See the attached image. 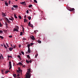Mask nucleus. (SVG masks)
Instances as JSON below:
<instances>
[{"instance_id":"nucleus-1","label":"nucleus","mask_w":78,"mask_h":78,"mask_svg":"<svg viewBox=\"0 0 78 78\" xmlns=\"http://www.w3.org/2000/svg\"><path fill=\"white\" fill-rule=\"evenodd\" d=\"M31 69H29L27 71V73H26L25 74L26 78H30L31 77V74L30 73L31 71Z\"/></svg>"},{"instance_id":"nucleus-2","label":"nucleus","mask_w":78,"mask_h":78,"mask_svg":"<svg viewBox=\"0 0 78 78\" xmlns=\"http://www.w3.org/2000/svg\"><path fill=\"white\" fill-rule=\"evenodd\" d=\"M30 37L33 41L35 40V38H34V36H32V37Z\"/></svg>"},{"instance_id":"nucleus-3","label":"nucleus","mask_w":78,"mask_h":78,"mask_svg":"<svg viewBox=\"0 0 78 78\" xmlns=\"http://www.w3.org/2000/svg\"><path fill=\"white\" fill-rule=\"evenodd\" d=\"M13 31L14 32L15 31H17V32H19V30L17 29L14 28Z\"/></svg>"},{"instance_id":"nucleus-4","label":"nucleus","mask_w":78,"mask_h":78,"mask_svg":"<svg viewBox=\"0 0 78 78\" xmlns=\"http://www.w3.org/2000/svg\"><path fill=\"white\" fill-rule=\"evenodd\" d=\"M13 7L15 8H18V6L17 5H14L13 6Z\"/></svg>"},{"instance_id":"nucleus-5","label":"nucleus","mask_w":78,"mask_h":78,"mask_svg":"<svg viewBox=\"0 0 78 78\" xmlns=\"http://www.w3.org/2000/svg\"><path fill=\"white\" fill-rule=\"evenodd\" d=\"M20 67L18 68V71H20L21 72V73H22V70L20 69Z\"/></svg>"},{"instance_id":"nucleus-6","label":"nucleus","mask_w":78,"mask_h":78,"mask_svg":"<svg viewBox=\"0 0 78 78\" xmlns=\"http://www.w3.org/2000/svg\"><path fill=\"white\" fill-rule=\"evenodd\" d=\"M9 49L10 51H12V50H13V48L12 47H11V48H9Z\"/></svg>"},{"instance_id":"nucleus-7","label":"nucleus","mask_w":78,"mask_h":78,"mask_svg":"<svg viewBox=\"0 0 78 78\" xmlns=\"http://www.w3.org/2000/svg\"><path fill=\"white\" fill-rule=\"evenodd\" d=\"M28 53H31L30 48H28Z\"/></svg>"},{"instance_id":"nucleus-8","label":"nucleus","mask_w":78,"mask_h":78,"mask_svg":"<svg viewBox=\"0 0 78 78\" xmlns=\"http://www.w3.org/2000/svg\"><path fill=\"white\" fill-rule=\"evenodd\" d=\"M74 10H75V9L73 8L71 9H69V11H74Z\"/></svg>"},{"instance_id":"nucleus-9","label":"nucleus","mask_w":78,"mask_h":78,"mask_svg":"<svg viewBox=\"0 0 78 78\" xmlns=\"http://www.w3.org/2000/svg\"><path fill=\"white\" fill-rule=\"evenodd\" d=\"M9 66H12V65H11V62H9Z\"/></svg>"},{"instance_id":"nucleus-10","label":"nucleus","mask_w":78,"mask_h":78,"mask_svg":"<svg viewBox=\"0 0 78 78\" xmlns=\"http://www.w3.org/2000/svg\"><path fill=\"white\" fill-rule=\"evenodd\" d=\"M17 65H23V64L22 63V62H19L18 64H17Z\"/></svg>"},{"instance_id":"nucleus-11","label":"nucleus","mask_w":78,"mask_h":78,"mask_svg":"<svg viewBox=\"0 0 78 78\" xmlns=\"http://www.w3.org/2000/svg\"><path fill=\"white\" fill-rule=\"evenodd\" d=\"M25 2H20V4H21V5H23V4H25Z\"/></svg>"},{"instance_id":"nucleus-12","label":"nucleus","mask_w":78,"mask_h":78,"mask_svg":"<svg viewBox=\"0 0 78 78\" xmlns=\"http://www.w3.org/2000/svg\"><path fill=\"white\" fill-rule=\"evenodd\" d=\"M14 17H15V19H17V16H16V15L15 14H14Z\"/></svg>"},{"instance_id":"nucleus-13","label":"nucleus","mask_w":78,"mask_h":78,"mask_svg":"<svg viewBox=\"0 0 78 78\" xmlns=\"http://www.w3.org/2000/svg\"><path fill=\"white\" fill-rule=\"evenodd\" d=\"M2 15L3 16H2L3 17H4V16H6V14H5V13H3L2 14Z\"/></svg>"},{"instance_id":"nucleus-14","label":"nucleus","mask_w":78,"mask_h":78,"mask_svg":"<svg viewBox=\"0 0 78 78\" xmlns=\"http://www.w3.org/2000/svg\"><path fill=\"white\" fill-rule=\"evenodd\" d=\"M9 72V71H6L5 72V74H7V73H8Z\"/></svg>"},{"instance_id":"nucleus-15","label":"nucleus","mask_w":78,"mask_h":78,"mask_svg":"<svg viewBox=\"0 0 78 78\" xmlns=\"http://www.w3.org/2000/svg\"><path fill=\"white\" fill-rule=\"evenodd\" d=\"M27 58H29V59H28V60H29V59H30V55H27Z\"/></svg>"},{"instance_id":"nucleus-16","label":"nucleus","mask_w":78,"mask_h":78,"mask_svg":"<svg viewBox=\"0 0 78 78\" xmlns=\"http://www.w3.org/2000/svg\"><path fill=\"white\" fill-rule=\"evenodd\" d=\"M27 47H28V48H30V47L31 46V45L29 44H27Z\"/></svg>"},{"instance_id":"nucleus-17","label":"nucleus","mask_w":78,"mask_h":78,"mask_svg":"<svg viewBox=\"0 0 78 78\" xmlns=\"http://www.w3.org/2000/svg\"><path fill=\"white\" fill-rule=\"evenodd\" d=\"M28 18L29 19V20H31V16H29L28 17Z\"/></svg>"},{"instance_id":"nucleus-18","label":"nucleus","mask_w":78,"mask_h":78,"mask_svg":"<svg viewBox=\"0 0 78 78\" xmlns=\"http://www.w3.org/2000/svg\"><path fill=\"white\" fill-rule=\"evenodd\" d=\"M27 20L26 19H24V23H25L27 22Z\"/></svg>"},{"instance_id":"nucleus-19","label":"nucleus","mask_w":78,"mask_h":78,"mask_svg":"<svg viewBox=\"0 0 78 78\" xmlns=\"http://www.w3.org/2000/svg\"><path fill=\"white\" fill-rule=\"evenodd\" d=\"M29 8H31V7H33V5L31 4H30L29 5Z\"/></svg>"},{"instance_id":"nucleus-20","label":"nucleus","mask_w":78,"mask_h":78,"mask_svg":"<svg viewBox=\"0 0 78 78\" xmlns=\"http://www.w3.org/2000/svg\"><path fill=\"white\" fill-rule=\"evenodd\" d=\"M13 76L15 77V78H16V76H17L16 75V74H13Z\"/></svg>"},{"instance_id":"nucleus-21","label":"nucleus","mask_w":78,"mask_h":78,"mask_svg":"<svg viewBox=\"0 0 78 78\" xmlns=\"http://www.w3.org/2000/svg\"><path fill=\"white\" fill-rule=\"evenodd\" d=\"M5 5L6 6H8V3H7V2H5Z\"/></svg>"},{"instance_id":"nucleus-22","label":"nucleus","mask_w":78,"mask_h":78,"mask_svg":"<svg viewBox=\"0 0 78 78\" xmlns=\"http://www.w3.org/2000/svg\"><path fill=\"white\" fill-rule=\"evenodd\" d=\"M4 47H5V48L7 49L8 48L7 47H6V45H5V44H4Z\"/></svg>"},{"instance_id":"nucleus-23","label":"nucleus","mask_w":78,"mask_h":78,"mask_svg":"<svg viewBox=\"0 0 78 78\" xmlns=\"http://www.w3.org/2000/svg\"><path fill=\"white\" fill-rule=\"evenodd\" d=\"M30 27H32V28L33 27V25L32 24H31V25H30Z\"/></svg>"},{"instance_id":"nucleus-24","label":"nucleus","mask_w":78,"mask_h":78,"mask_svg":"<svg viewBox=\"0 0 78 78\" xmlns=\"http://www.w3.org/2000/svg\"><path fill=\"white\" fill-rule=\"evenodd\" d=\"M5 19L6 20L7 22H8L9 21V20L8 19V18L5 17Z\"/></svg>"},{"instance_id":"nucleus-25","label":"nucleus","mask_w":78,"mask_h":78,"mask_svg":"<svg viewBox=\"0 0 78 78\" xmlns=\"http://www.w3.org/2000/svg\"><path fill=\"white\" fill-rule=\"evenodd\" d=\"M0 38H1V39H4L3 37L0 35Z\"/></svg>"},{"instance_id":"nucleus-26","label":"nucleus","mask_w":78,"mask_h":78,"mask_svg":"<svg viewBox=\"0 0 78 78\" xmlns=\"http://www.w3.org/2000/svg\"><path fill=\"white\" fill-rule=\"evenodd\" d=\"M17 56L18 58H19V59H21V57H20V55H18Z\"/></svg>"},{"instance_id":"nucleus-27","label":"nucleus","mask_w":78,"mask_h":78,"mask_svg":"<svg viewBox=\"0 0 78 78\" xmlns=\"http://www.w3.org/2000/svg\"><path fill=\"white\" fill-rule=\"evenodd\" d=\"M34 2L35 3H37V2L36 0H34Z\"/></svg>"},{"instance_id":"nucleus-28","label":"nucleus","mask_w":78,"mask_h":78,"mask_svg":"<svg viewBox=\"0 0 78 78\" xmlns=\"http://www.w3.org/2000/svg\"><path fill=\"white\" fill-rule=\"evenodd\" d=\"M38 43H39V44L41 43V41L38 40Z\"/></svg>"},{"instance_id":"nucleus-29","label":"nucleus","mask_w":78,"mask_h":78,"mask_svg":"<svg viewBox=\"0 0 78 78\" xmlns=\"http://www.w3.org/2000/svg\"><path fill=\"white\" fill-rule=\"evenodd\" d=\"M26 62H27V64H29V60H26Z\"/></svg>"},{"instance_id":"nucleus-30","label":"nucleus","mask_w":78,"mask_h":78,"mask_svg":"<svg viewBox=\"0 0 78 78\" xmlns=\"http://www.w3.org/2000/svg\"><path fill=\"white\" fill-rule=\"evenodd\" d=\"M19 19H22V17L20 16H19Z\"/></svg>"},{"instance_id":"nucleus-31","label":"nucleus","mask_w":78,"mask_h":78,"mask_svg":"<svg viewBox=\"0 0 78 78\" xmlns=\"http://www.w3.org/2000/svg\"><path fill=\"white\" fill-rule=\"evenodd\" d=\"M8 58H12V56L8 55Z\"/></svg>"},{"instance_id":"nucleus-32","label":"nucleus","mask_w":78,"mask_h":78,"mask_svg":"<svg viewBox=\"0 0 78 78\" xmlns=\"http://www.w3.org/2000/svg\"><path fill=\"white\" fill-rule=\"evenodd\" d=\"M21 53H22V54H23V55H24V52H23V51H22L21 52Z\"/></svg>"},{"instance_id":"nucleus-33","label":"nucleus","mask_w":78,"mask_h":78,"mask_svg":"<svg viewBox=\"0 0 78 78\" xmlns=\"http://www.w3.org/2000/svg\"><path fill=\"white\" fill-rule=\"evenodd\" d=\"M22 28H23V33H24V28H23V27H22Z\"/></svg>"},{"instance_id":"nucleus-34","label":"nucleus","mask_w":78,"mask_h":78,"mask_svg":"<svg viewBox=\"0 0 78 78\" xmlns=\"http://www.w3.org/2000/svg\"><path fill=\"white\" fill-rule=\"evenodd\" d=\"M9 20H12V22H13V20H12V19H11V18H9Z\"/></svg>"},{"instance_id":"nucleus-35","label":"nucleus","mask_w":78,"mask_h":78,"mask_svg":"<svg viewBox=\"0 0 78 78\" xmlns=\"http://www.w3.org/2000/svg\"><path fill=\"white\" fill-rule=\"evenodd\" d=\"M6 44L7 45V47H9V46H8V43H6Z\"/></svg>"},{"instance_id":"nucleus-36","label":"nucleus","mask_w":78,"mask_h":78,"mask_svg":"<svg viewBox=\"0 0 78 78\" xmlns=\"http://www.w3.org/2000/svg\"><path fill=\"white\" fill-rule=\"evenodd\" d=\"M0 27H2V24L1 23V22H0Z\"/></svg>"},{"instance_id":"nucleus-37","label":"nucleus","mask_w":78,"mask_h":78,"mask_svg":"<svg viewBox=\"0 0 78 78\" xmlns=\"http://www.w3.org/2000/svg\"><path fill=\"white\" fill-rule=\"evenodd\" d=\"M23 33L22 32H21L20 33V35L21 36H22V34H23Z\"/></svg>"},{"instance_id":"nucleus-38","label":"nucleus","mask_w":78,"mask_h":78,"mask_svg":"<svg viewBox=\"0 0 78 78\" xmlns=\"http://www.w3.org/2000/svg\"><path fill=\"white\" fill-rule=\"evenodd\" d=\"M27 14H28L29 13V11H28V10H27Z\"/></svg>"},{"instance_id":"nucleus-39","label":"nucleus","mask_w":78,"mask_h":78,"mask_svg":"<svg viewBox=\"0 0 78 78\" xmlns=\"http://www.w3.org/2000/svg\"><path fill=\"white\" fill-rule=\"evenodd\" d=\"M12 10H14V7H12L11 8Z\"/></svg>"},{"instance_id":"nucleus-40","label":"nucleus","mask_w":78,"mask_h":78,"mask_svg":"<svg viewBox=\"0 0 78 78\" xmlns=\"http://www.w3.org/2000/svg\"><path fill=\"white\" fill-rule=\"evenodd\" d=\"M30 25H31V23H30V22H29L28 24L29 26H30Z\"/></svg>"},{"instance_id":"nucleus-41","label":"nucleus","mask_w":78,"mask_h":78,"mask_svg":"<svg viewBox=\"0 0 78 78\" xmlns=\"http://www.w3.org/2000/svg\"><path fill=\"white\" fill-rule=\"evenodd\" d=\"M0 33H3V31L0 30Z\"/></svg>"},{"instance_id":"nucleus-42","label":"nucleus","mask_w":78,"mask_h":78,"mask_svg":"<svg viewBox=\"0 0 78 78\" xmlns=\"http://www.w3.org/2000/svg\"><path fill=\"white\" fill-rule=\"evenodd\" d=\"M16 72H18V73H20V72L19 71H18V70H17L16 71Z\"/></svg>"},{"instance_id":"nucleus-43","label":"nucleus","mask_w":78,"mask_h":78,"mask_svg":"<svg viewBox=\"0 0 78 78\" xmlns=\"http://www.w3.org/2000/svg\"><path fill=\"white\" fill-rule=\"evenodd\" d=\"M16 29H17L18 30H19V27L18 26H16Z\"/></svg>"},{"instance_id":"nucleus-44","label":"nucleus","mask_w":78,"mask_h":78,"mask_svg":"<svg viewBox=\"0 0 78 78\" xmlns=\"http://www.w3.org/2000/svg\"><path fill=\"white\" fill-rule=\"evenodd\" d=\"M37 55H35V58H37Z\"/></svg>"},{"instance_id":"nucleus-45","label":"nucleus","mask_w":78,"mask_h":78,"mask_svg":"<svg viewBox=\"0 0 78 78\" xmlns=\"http://www.w3.org/2000/svg\"><path fill=\"white\" fill-rule=\"evenodd\" d=\"M23 40H27V39L26 38L24 37L23 38Z\"/></svg>"},{"instance_id":"nucleus-46","label":"nucleus","mask_w":78,"mask_h":78,"mask_svg":"<svg viewBox=\"0 0 78 78\" xmlns=\"http://www.w3.org/2000/svg\"><path fill=\"white\" fill-rule=\"evenodd\" d=\"M12 68V66H10L9 68V70L11 69Z\"/></svg>"},{"instance_id":"nucleus-47","label":"nucleus","mask_w":78,"mask_h":78,"mask_svg":"<svg viewBox=\"0 0 78 78\" xmlns=\"http://www.w3.org/2000/svg\"><path fill=\"white\" fill-rule=\"evenodd\" d=\"M30 45L32 46L33 45V43H30Z\"/></svg>"},{"instance_id":"nucleus-48","label":"nucleus","mask_w":78,"mask_h":78,"mask_svg":"<svg viewBox=\"0 0 78 78\" xmlns=\"http://www.w3.org/2000/svg\"><path fill=\"white\" fill-rule=\"evenodd\" d=\"M32 62V60H30L29 61V62H30V63H31Z\"/></svg>"},{"instance_id":"nucleus-49","label":"nucleus","mask_w":78,"mask_h":78,"mask_svg":"<svg viewBox=\"0 0 78 78\" xmlns=\"http://www.w3.org/2000/svg\"><path fill=\"white\" fill-rule=\"evenodd\" d=\"M9 37H12V35L10 36H9Z\"/></svg>"},{"instance_id":"nucleus-50","label":"nucleus","mask_w":78,"mask_h":78,"mask_svg":"<svg viewBox=\"0 0 78 78\" xmlns=\"http://www.w3.org/2000/svg\"><path fill=\"white\" fill-rule=\"evenodd\" d=\"M25 19H27V16H26V15H25L24 16V17Z\"/></svg>"},{"instance_id":"nucleus-51","label":"nucleus","mask_w":78,"mask_h":78,"mask_svg":"<svg viewBox=\"0 0 78 78\" xmlns=\"http://www.w3.org/2000/svg\"><path fill=\"white\" fill-rule=\"evenodd\" d=\"M5 23V25H6V26H8V24H7V23Z\"/></svg>"},{"instance_id":"nucleus-52","label":"nucleus","mask_w":78,"mask_h":78,"mask_svg":"<svg viewBox=\"0 0 78 78\" xmlns=\"http://www.w3.org/2000/svg\"><path fill=\"white\" fill-rule=\"evenodd\" d=\"M9 4H11V1H9Z\"/></svg>"},{"instance_id":"nucleus-53","label":"nucleus","mask_w":78,"mask_h":78,"mask_svg":"<svg viewBox=\"0 0 78 78\" xmlns=\"http://www.w3.org/2000/svg\"><path fill=\"white\" fill-rule=\"evenodd\" d=\"M16 46L14 45V46H13V48H16Z\"/></svg>"},{"instance_id":"nucleus-54","label":"nucleus","mask_w":78,"mask_h":78,"mask_svg":"<svg viewBox=\"0 0 78 78\" xmlns=\"http://www.w3.org/2000/svg\"><path fill=\"white\" fill-rule=\"evenodd\" d=\"M2 59H4V58L3 57V56L2 55Z\"/></svg>"},{"instance_id":"nucleus-55","label":"nucleus","mask_w":78,"mask_h":78,"mask_svg":"<svg viewBox=\"0 0 78 78\" xmlns=\"http://www.w3.org/2000/svg\"><path fill=\"white\" fill-rule=\"evenodd\" d=\"M19 48H20V47H21V45H19Z\"/></svg>"},{"instance_id":"nucleus-56","label":"nucleus","mask_w":78,"mask_h":78,"mask_svg":"<svg viewBox=\"0 0 78 78\" xmlns=\"http://www.w3.org/2000/svg\"><path fill=\"white\" fill-rule=\"evenodd\" d=\"M8 22V23H10V21H7Z\"/></svg>"},{"instance_id":"nucleus-57","label":"nucleus","mask_w":78,"mask_h":78,"mask_svg":"<svg viewBox=\"0 0 78 78\" xmlns=\"http://www.w3.org/2000/svg\"><path fill=\"white\" fill-rule=\"evenodd\" d=\"M20 76V75H19V74L17 75V76Z\"/></svg>"},{"instance_id":"nucleus-58","label":"nucleus","mask_w":78,"mask_h":78,"mask_svg":"<svg viewBox=\"0 0 78 78\" xmlns=\"http://www.w3.org/2000/svg\"><path fill=\"white\" fill-rule=\"evenodd\" d=\"M3 31H4V32H6V31H5V30H3Z\"/></svg>"},{"instance_id":"nucleus-59","label":"nucleus","mask_w":78,"mask_h":78,"mask_svg":"<svg viewBox=\"0 0 78 78\" xmlns=\"http://www.w3.org/2000/svg\"><path fill=\"white\" fill-rule=\"evenodd\" d=\"M26 66L25 65H23V67H25Z\"/></svg>"},{"instance_id":"nucleus-60","label":"nucleus","mask_w":78,"mask_h":78,"mask_svg":"<svg viewBox=\"0 0 78 78\" xmlns=\"http://www.w3.org/2000/svg\"><path fill=\"white\" fill-rule=\"evenodd\" d=\"M1 45L2 47H3V45L2 44H1Z\"/></svg>"},{"instance_id":"nucleus-61","label":"nucleus","mask_w":78,"mask_h":78,"mask_svg":"<svg viewBox=\"0 0 78 78\" xmlns=\"http://www.w3.org/2000/svg\"><path fill=\"white\" fill-rule=\"evenodd\" d=\"M2 73H3V70H2Z\"/></svg>"},{"instance_id":"nucleus-62","label":"nucleus","mask_w":78,"mask_h":78,"mask_svg":"<svg viewBox=\"0 0 78 78\" xmlns=\"http://www.w3.org/2000/svg\"><path fill=\"white\" fill-rule=\"evenodd\" d=\"M11 47H13V46H12V44H11Z\"/></svg>"},{"instance_id":"nucleus-63","label":"nucleus","mask_w":78,"mask_h":78,"mask_svg":"<svg viewBox=\"0 0 78 78\" xmlns=\"http://www.w3.org/2000/svg\"><path fill=\"white\" fill-rule=\"evenodd\" d=\"M12 20H14V18H13L12 17Z\"/></svg>"},{"instance_id":"nucleus-64","label":"nucleus","mask_w":78,"mask_h":78,"mask_svg":"<svg viewBox=\"0 0 78 78\" xmlns=\"http://www.w3.org/2000/svg\"><path fill=\"white\" fill-rule=\"evenodd\" d=\"M26 5V3H24V5H25H25Z\"/></svg>"}]
</instances>
